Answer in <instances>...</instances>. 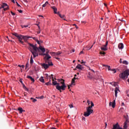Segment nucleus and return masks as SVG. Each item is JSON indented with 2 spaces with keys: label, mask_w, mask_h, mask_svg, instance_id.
<instances>
[{
  "label": "nucleus",
  "mask_w": 129,
  "mask_h": 129,
  "mask_svg": "<svg viewBox=\"0 0 129 129\" xmlns=\"http://www.w3.org/2000/svg\"><path fill=\"white\" fill-rule=\"evenodd\" d=\"M3 5L4 6V8H5V7H8V4L6 3H3Z\"/></svg>",
  "instance_id": "nucleus-40"
},
{
  "label": "nucleus",
  "mask_w": 129,
  "mask_h": 129,
  "mask_svg": "<svg viewBox=\"0 0 129 129\" xmlns=\"http://www.w3.org/2000/svg\"><path fill=\"white\" fill-rule=\"evenodd\" d=\"M69 106H70V108H73V104H70V105H69Z\"/></svg>",
  "instance_id": "nucleus-45"
},
{
  "label": "nucleus",
  "mask_w": 129,
  "mask_h": 129,
  "mask_svg": "<svg viewBox=\"0 0 129 129\" xmlns=\"http://www.w3.org/2000/svg\"><path fill=\"white\" fill-rule=\"evenodd\" d=\"M18 110L20 111V113H23V111H25L21 107H19Z\"/></svg>",
  "instance_id": "nucleus-24"
},
{
  "label": "nucleus",
  "mask_w": 129,
  "mask_h": 129,
  "mask_svg": "<svg viewBox=\"0 0 129 129\" xmlns=\"http://www.w3.org/2000/svg\"><path fill=\"white\" fill-rule=\"evenodd\" d=\"M111 71H113V72H114L113 73H116V70H115V69H112Z\"/></svg>",
  "instance_id": "nucleus-42"
},
{
  "label": "nucleus",
  "mask_w": 129,
  "mask_h": 129,
  "mask_svg": "<svg viewBox=\"0 0 129 129\" xmlns=\"http://www.w3.org/2000/svg\"><path fill=\"white\" fill-rule=\"evenodd\" d=\"M39 81H40V82H42V83H45V80L44 79V77H41V78H40Z\"/></svg>",
  "instance_id": "nucleus-22"
},
{
  "label": "nucleus",
  "mask_w": 129,
  "mask_h": 129,
  "mask_svg": "<svg viewBox=\"0 0 129 129\" xmlns=\"http://www.w3.org/2000/svg\"><path fill=\"white\" fill-rule=\"evenodd\" d=\"M19 81L21 83V84H24V83H23V79H20Z\"/></svg>",
  "instance_id": "nucleus-41"
},
{
  "label": "nucleus",
  "mask_w": 129,
  "mask_h": 129,
  "mask_svg": "<svg viewBox=\"0 0 129 129\" xmlns=\"http://www.w3.org/2000/svg\"><path fill=\"white\" fill-rule=\"evenodd\" d=\"M120 63H122V61H121V58L120 59Z\"/></svg>",
  "instance_id": "nucleus-64"
},
{
  "label": "nucleus",
  "mask_w": 129,
  "mask_h": 129,
  "mask_svg": "<svg viewBox=\"0 0 129 129\" xmlns=\"http://www.w3.org/2000/svg\"><path fill=\"white\" fill-rule=\"evenodd\" d=\"M74 52H75V49H72V51H71V53H74Z\"/></svg>",
  "instance_id": "nucleus-54"
},
{
  "label": "nucleus",
  "mask_w": 129,
  "mask_h": 129,
  "mask_svg": "<svg viewBox=\"0 0 129 129\" xmlns=\"http://www.w3.org/2000/svg\"><path fill=\"white\" fill-rule=\"evenodd\" d=\"M107 67L108 70L109 71H111V70H112V69H110V66H107Z\"/></svg>",
  "instance_id": "nucleus-37"
},
{
  "label": "nucleus",
  "mask_w": 129,
  "mask_h": 129,
  "mask_svg": "<svg viewBox=\"0 0 129 129\" xmlns=\"http://www.w3.org/2000/svg\"><path fill=\"white\" fill-rule=\"evenodd\" d=\"M27 78L30 79V80L32 81V82H35V79H34V78H33V77H32L31 76H27Z\"/></svg>",
  "instance_id": "nucleus-20"
},
{
  "label": "nucleus",
  "mask_w": 129,
  "mask_h": 129,
  "mask_svg": "<svg viewBox=\"0 0 129 129\" xmlns=\"http://www.w3.org/2000/svg\"><path fill=\"white\" fill-rule=\"evenodd\" d=\"M28 44L30 46V47H28L29 50L31 52L34 58H36V57L38 55L37 51L39 50V48L38 47L36 46V45H34L32 43H29Z\"/></svg>",
  "instance_id": "nucleus-2"
},
{
  "label": "nucleus",
  "mask_w": 129,
  "mask_h": 129,
  "mask_svg": "<svg viewBox=\"0 0 129 129\" xmlns=\"http://www.w3.org/2000/svg\"><path fill=\"white\" fill-rule=\"evenodd\" d=\"M49 78H52V81H54V77H53V75H50L49 76Z\"/></svg>",
  "instance_id": "nucleus-34"
},
{
  "label": "nucleus",
  "mask_w": 129,
  "mask_h": 129,
  "mask_svg": "<svg viewBox=\"0 0 129 129\" xmlns=\"http://www.w3.org/2000/svg\"><path fill=\"white\" fill-rule=\"evenodd\" d=\"M55 59H57V60H60V58L59 57H55Z\"/></svg>",
  "instance_id": "nucleus-60"
},
{
  "label": "nucleus",
  "mask_w": 129,
  "mask_h": 129,
  "mask_svg": "<svg viewBox=\"0 0 129 129\" xmlns=\"http://www.w3.org/2000/svg\"><path fill=\"white\" fill-rule=\"evenodd\" d=\"M57 81H58V82H65V80H64L63 79H58L57 80Z\"/></svg>",
  "instance_id": "nucleus-30"
},
{
  "label": "nucleus",
  "mask_w": 129,
  "mask_h": 129,
  "mask_svg": "<svg viewBox=\"0 0 129 129\" xmlns=\"http://www.w3.org/2000/svg\"><path fill=\"white\" fill-rule=\"evenodd\" d=\"M12 3H14L15 4V0H12Z\"/></svg>",
  "instance_id": "nucleus-63"
},
{
  "label": "nucleus",
  "mask_w": 129,
  "mask_h": 129,
  "mask_svg": "<svg viewBox=\"0 0 129 129\" xmlns=\"http://www.w3.org/2000/svg\"><path fill=\"white\" fill-rule=\"evenodd\" d=\"M82 119H83V120H85V117H82Z\"/></svg>",
  "instance_id": "nucleus-59"
},
{
  "label": "nucleus",
  "mask_w": 129,
  "mask_h": 129,
  "mask_svg": "<svg viewBox=\"0 0 129 129\" xmlns=\"http://www.w3.org/2000/svg\"><path fill=\"white\" fill-rule=\"evenodd\" d=\"M127 122H128V119L126 118L125 121L124 122L123 128L124 129L127 128Z\"/></svg>",
  "instance_id": "nucleus-12"
},
{
  "label": "nucleus",
  "mask_w": 129,
  "mask_h": 129,
  "mask_svg": "<svg viewBox=\"0 0 129 129\" xmlns=\"http://www.w3.org/2000/svg\"><path fill=\"white\" fill-rule=\"evenodd\" d=\"M18 12H19V13H20V14H22V13H23V11H22V10H18Z\"/></svg>",
  "instance_id": "nucleus-49"
},
{
  "label": "nucleus",
  "mask_w": 129,
  "mask_h": 129,
  "mask_svg": "<svg viewBox=\"0 0 129 129\" xmlns=\"http://www.w3.org/2000/svg\"><path fill=\"white\" fill-rule=\"evenodd\" d=\"M100 54L102 55H105V52L104 51H100Z\"/></svg>",
  "instance_id": "nucleus-38"
},
{
  "label": "nucleus",
  "mask_w": 129,
  "mask_h": 129,
  "mask_svg": "<svg viewBox=\"0 0 129 129\" xmlns=\"http://www.w3.org/2000/svg\"><path fill=\"white\" fill-rule=\"evenodd\" d=\"M25 37V36L22 35L21 34H20L18 37H17V39H18V40L19 41V42L22 44V45H24V41H23L24 37Z\"/></svg>",
  "instance_id": "nucleus-8"
},
{
  "label": "nucleus",
  "mask_w": 129,
  "mask_h": 129,
  "mask_svg": "<svg viewBox=\"0 0 129 129\" xmlns=\"http://www.w3.org/2000/svg\"><path fill=\"white\" fill-rule=\"evenodd\" d=\"M75 80H76V77H74L71 82V85H75Z\"/></svg>",
  "instance_id": "nucleus-19"
},
{
  "label": "nucleus",
  "mask_w": 129,
  "mask_h": 129,
  "mask_svg": "<svg viewBox=\"0 0 129 129\" xmlns=\"http://www.w3.org/2000/svg\"><path fill=\"white\" fill-rule=\"evenodd\" d=\"M115 91V97H117V92L119 91V89L118 87H116L114 90Z\"/></svg>",
  "instance_id": "nucleus-14"
},
{
  "label": "nucleus",
  "mask_w": 129,
  "mask_h": 129,
  "mask_svg": "<svg viewBox=\"0 0 129 129\" xmlns=\"http://www.w3.org/2000/svg\"><path fill=\"white\" fill-rule=\"evenodd\" d=\"M91 72H93L92 74L90 73L91 75H95V76L96 75L97 73H95V72H94V71L93 70H92V69L91 70Z\"/></svg>",
  "instance_id": "nucleus-28"
},
{
  "label": "nucleus",
  "mask_w": 129,
  "mask_h": 129,
  "mask_svg": "<svg viewBox=\"0 0 129 129\" xmlns=\"http://www.w3.org/2000/svg\"><path fill=\"white\" fill-rule=\"evenodd\" d=\"M21 68H23V69L25 68V66L22 65L21 66Z\"/></svg>",
  "instance_id": "nucleus-56"
},
{
  "label": "nucleus",
  "mask_w": 129,
  "mask_h": 129,
  "mask_svg": "<svg viewBox=\"0 0 129 129\" xmlns=\"http://www.w3.org/2000/svg\"><path fill=\"white\" fill-rule=\"evenodd\" d=\"M94 106V104H93V102L92 101L91 102V106L87 107V111L84 112V115L86 117H87V116H89L92 112H93V110H92L91 108Z\"/></svg>",
  "instance_id": "nucleus-3"
},
{
  "label": "nucleus",
  "mask_w": 129,
  "mask_h": 129,
  "mask_svg": "<svg viewBox=\"0 0 129 129\" xmlns=\"http://www.w3.org/2000/svg\"><path fill=\"white\" fill-rule=\"evenodd\" d=\"M93 47V44L91 46V47H90L89 48H88L87 50H90V49H91V48H92Z\"/></svg>",
  "instance_id": "nucleus-53"
},
{
  "label": "nucleus",
  "mask_w": 129,
  "mask_h": 129,
  "mask_svg": "<svg viewBox=\"0 0 129 129\" xmlns=\"http://www.w3.org/2000/svg\"><path fill=\"white\" fill-rule=\"evenodd\" d=\"M22 28H27L28 27V25H24V26H22Z\"/></svg>",
  "instance_id": "nucleus-48"
},
{
  "label": "nucleus",
  "mask_w": 129,
  "mask_h": 129,
  "mask_svg": "<svg viewBox=\"0 0 129 129\" xmlns=\"http://www.w3.org/2000/svg\"><path fill=\"white\" fill-rule=\"evenodd\" d=\"M83 63H85V62L83 61V60H82L81 64H83Z\"/></svg>",
  "instance_id": "nucleus-58"
},
{
  "label": "nucleus",
  "mask_w": 129,
  "mask_h": 129,
  "mask_svg": "<svg viewBox=\"0 0 129 129\" xmlns=\"http://www.w3.org/2000/svg\"><path fill=\"white\" fill-rule=\"evenodd\" d=\"M44 55L45 56L44 60L47 62L49 59H51V56L49 55V50L48 49L46 50V53H45Z\"/></svg>",
  "instance_id": "nucleus-7"
},
{
  "label": "nucleus",
  "mask_w": 129,
  "mask_h": 129,
  "mask_svg": "<svg viewBox=\"0 0 129 129\" xmlns=\"http://www.w3.org/2000/svg\"><path fill=\"white\" fill-rule=\"evenodd\" d=\"M1 8H2V9H4V8H5V7L3 5H2Z\"/></svg>",
  "instance_id": "nucleus-57"
},
{
  "label": "nucleus",
  "mask_w": 129,
  "mask_h": 129,
  "mask_svg": "<svg viewBox=\"0 0 129 129\" xmlns=\"http://www.w3.org/2000/svg\"><path fill=\"white\" fill-rule=\"evenodd\" d=\"M57 15H58L59 17H60V18H61V19H63V20L64 21H66V20L65 19H64V18H65V15H62L59 12H57Z\"/></svg>",
  "instance_id": "nucleus-18"
},
{
  "label": "nucleus",
  "mask_w": 129,
  "mask_h": 129,
  "mask_svg": "<svg viewBox=\"0 0 129 129\" xmlns=\"http://www.w3.org/2000/svg\"><path fill=\"white\" fill-rule=\"evenodd\" d=\"M112 129H122L118 124V123H116L113 125V128Z\"/></svg>",
  "instance_id": "nucleus-10"
},
{
  "label": "nucleus",
  "mask_w": 129,
  "mask_h": 129,
  "mask_svg": "<svg viewBox=\"0 0 129 129\" xmlns=\"http://www.w3.org/2000/svg\"><path fill=\"white\" fill-rule=\"evenodd\" d=\"M8 10H9V7L6 8L4 9V11H8Z\"/></svg>",
  "instance_id": "nucleus-43"
},
{
  "label": "nucleus",
  "mask_w": 129,
  "mask_h": 129,
  "mask_svg": "<svg viewBox=\"0 0 129 129\" xmlns=\"http://www.w3.org/2000/svg\"><path fill=\"white\" fill-rule=\"evenodd\" d=\"M24 96H27V93H24Z\"/></svg>",
  "instance_id": "nucleus-62"
},
{
  "label": "nucleus",
  "mask_w": 129,
  "mask_h": 129,
  "mask_svg": "<svg viewBox=\"0 0 129 129\" xmlns=\"http://www.w3.org/2000/svg\"><path fill=\"white\" fill-rule=\"evenodd\" d=\"M13 35L14 36H15V37H16L17 38H18V37H19V35L20 34H18V33H13Z\"/></svg>",
  "instance_id": "nucleus-33"
},
{
  "label": "nucleus",
  "mask_w": 129,
  "mask_h": 129,
  "mask_svg": "<svg viewBox=\"0 0 129 129\" xmlns=\"http://www.w3.org/2000/svg\"><path fill=\"white\" fill-rule=\"evenodd\" d=\"M88 78H90V79H92L93 78L94 79H96V80H100V81H103V79H102V77L99 76V75L96 73V75H93L90 74V72L88 73Z\"/></svg>",
  "instance_id": "nucleus-4"
},
{
  "label": "nucleus",
  "mask_w": 129,
  "mask_h": 129,
  "mask_svg": "<svg viewBox=\"0 0 129 129\" xmlns=\"http://www.w3.org/2000/svg\"><path fill=\"white\" fill-rule=\"evenodd\" d=\"M36 42L38 45H40V43H43V41H39L38 40H36Z\"/></svg>",
  "instance_id": "nucleus-35"
},
{
  "label": "nucleus",
  "mask_w": 129,
  "mask_h": 129,
  "mask_svg": "<svg viewBox=\"0 0 129 129\" xmlns=\"http://www.w3.org/2000/svg\"><path fill=\"white\" fill-rule=\"evenodd\" d=\"M33 63H34V60H33V56H31V57H30V64H33Z\"/></svg>",
  "instance_id": "nucleus-29"
},
{
  "label": "nucleus",
  "mask_w": 129,
  "mask_h": 129,
  "mask_svg": "<svg viewBox=\"0 0 129 129\" xmlns=\"http://www.w3.org/2000/svg\"><path fill=\"white\" fill-rule=\"evenodd\" d=\"M108 45V41H106L105 45H103V46H102L101 47V50H102V51H106L107 50V48H106L107 47V45Z\"/></svg>",
  "instance_id": "nucleus-9"
},
{
  "label": "nucleus",
  "mask_w": 129,
  "mask_h": 129,
  "mask_svg": "<svg viewBox=\"0 0 129 129\" xmlns=\"http://www.w3.org/2000/svg\"><path fill=\"white\" fill-rule=\"evenodd\" d=\"M45 76H46L47 79H48V77H49V75L48 74H46Z\"/></svg>",
  "instance_id": "nucleus-46"
},
{
  "label": "nucleus",
  "mask_w": 129,
  "mask_h": 129,
  "mask_svg": "<svg viewBox=\"0 0 129 129\" xmlns=\"http://www.w3.org/2000/svg\"><path fill=\"white\" fill-rule=\"evenodd\" d=\"M16 3L18 7H21V5H20V4H19V3H18L17 2Z\"/></svg>",
  "instance_id": "nucleus-50"
},
{
  "label": "nucleus",
  "mask_w": 129,
  "mask_h": 129,
  "mask_svg": "<svg viewBox=\"0 0 129 129\" xmlns=\"http://www.w3.org/2000/svg\"><path fill=\"white\" fill-rule=\"evenodd\" d=\"M76 68H77V69H79V70H82L83 69H84L83 67H82V66L81 64H78Z\"/></svg>",
  "instance_id": "nucleus-16"
},
{
  "label": "nucleus",
  "mask_w": 129,
  "mask_h": 129,
  "mask_svg": "<svg viewBox=\"0 0 129 129\" xmlns=\"http://www.w3.org/2000/svg\"><path fill=\"white\" fill-rule=\"evenodd\" d=\"M122 63L124 64V65H128V62H127V61H126V60H123L122 61Z\"/></svg>",
  "instance_id": "nucleus-31"
},
{
  "label": "nucleus",
  "mask_w": 129,
  "mask_h": 129,
  "mask_svg": "<svg viewBox=\"0 0 129 129\" xmlns=\"http://www.w3.org/2000/svg\"><path fill=\"white\" fill-rule=\"evenodd\" d=\"M109 106H111L113 108L115 107V100H114L113 102H110L109 104Z\"/></svg>",
  "instance_id": "nucleus-11"
},
{
  "label": "nucleus",
  "mask_w": 129,
  "mask_h": 129,
  "mask_svg": "<svg viewBox=\"0 0 129 129\" xmlns=\"http://www.w3.org/2000/svg\"><path fill=\"white\" fill-rule=\"evenodd\" d=\"M23 85V87L24 88V89H25L27 91H29V89H28V88H27V87H26V86H25V84H22Z\"/></svg>",
  "instance_id": "nucleus-32"
},
{
  "label": "nucleus",
  "mask_w": 129,
  "mask_h": 129,
  "mask_svg": "<svg viewBox=\"0 0 129 129\" xmlns=\"http://www.w3.org/2000/svg\"><path fill=\"white\" fill-rule=\"evenodd\" d=\"M28 66H29V62H27L26 64V68H28Z\"/></svg>",
  "instance_id": "nucleus-47"
},
{
  "label": "nucleus",
  "mask_w": 129,
  "mask_h": 129,
  "mask_svg": "<svg viewBox=\"0 0 129 129\" xmlns=\"http://www.w3.org/2000/svg\"><path fill=\"white\" fill-rule=\"evenodd\" d=\"M45 63H40L41 66L42 67V68H44L45 70H47L48 68H49V66H53V62H50V59H48L47 60V62H46V60H45Z\"/></svg>",
  "instance_id": "nucleus-5"
},
{
  "label": "nucleus",
  "mask_w": 129,
  "mask_h": 129,
  "mask_svg": "<svg viewBox=\"0 0 129 129\" xmlns=\"http://www.w3.org/2000/svg\"><path fill=\"white\" fill-rule=\"evenodd\" d=\"M43 98H44V96H42L40 97V99H43Z\"/></svg>",
  "instance_id": "nucleus-61"
},
{
  "label": "nucleus",
  "mask_w": 129,
  "mask_h": 129,
  "mask_svg": "<svg viewBox=\"0 0 129 129\" xmlns=\"http://www.w3.org/2000/svg\"><path fill=\"white\" fill-rule=\"evenodd\" d=\"M113 83L114 82L109 83V84H110L111 85H113Z\"/></svg>",
  "instance_id": "nucleus-55"
},
{
  "label": "nucleus",
  "mask_w": 129,
  "mask_h": 129,
  "mask_svg": "<svg viewBox=\"0 0 129 129\" xmlns=\"http://www.w3.org/2000/svg\"><path fill=\"white\" fill-rule=\"evenodd\" d=\"M117 84H116V83L114 82L113 83V86H114V87H116V86H117Z\"/></svg>",
  "instance_id": "nucleus-39"
},
{
  "label": "nucleus",
  "mask_w": 129,
  "mask_h": 129,
  "mask_svg": "<svg viewBox=\"0 0 129 129\" xmlns=\"http://www.w3.org/2000/svg\"><path fill=\"white\" fill-rule=\"evenodd\" d=\"M129 75V71L128 70H125L124 72L119 74V76L120 78L122 79H125L127 78V76Z\"/></svg>",
  "instance_id": "nucleus-6"
},
{
  "label": "nucleus",
  "mask_w": 129,
  "mask_h": 129,
  "mask_svg": "<svg viewBox=\"0 0 129 129\" xmlns=\"http://www.w3.org/2000/svg\"><path fill=\"white\" fill-rule=\"evenodd\" d=\"M51 8L53 10L54 14H57L58 15V13H57V8H56V7H55V6H52Z\"/></svg>",
  "instance_id": "nucleus-15"
},
{
  "label": "nucleus",
  "mask_w": 129,
  "mask_h": 129,
  "mask_svg": "<svg viewBox=\"0 0 129 129\" xmlns=\"http://www.w3.org/2000/svg\"><path fill=\"white\" fill-rule=\"evenodd\" d=\"M90 101H89V100H87V103L89 104H89H90Z\"/></svg>",
  "instance_id": "nucleus-51"
},
{
  "label": "nucleus",
  "mask_w": 129,
  "mask_h": 129,
  "mask_svg": "<svg viewBox=\"0 0 129 129\" xmlns=\"http://www.w3.org/2000/svg\"><path fill=\"white\" fill-rule=\"evenodd\" d=\"M81 54H83V51H81L79 53V55H81Z\"/></svg>",
  "instance_id": "nucleus-52"
},
{
  "label": "nucleus",
  "mask_w": 129,
  "mask_h": 129,
  "mask_svg": "<svg viewBox=\"0 0 129 129\" xmlns=\"http://www.w3.org/2000/svg\"><path fill=\"white\" fill-rule=\"evenodd\" d=\"M52 85V83H51V79L49 80V82H47L45 83V85Z\"/></svg>",
  "instance_id": "nucleus-27"
},
{
  "label": "nucleus",
  "mask_w": 129,
  "mask_h": 129,
  "mask_svg": "<svg viewBox=\"0 0 129 129\" xmlns=\"http://www.w3.org/2000/svg\"><path fill=\"white\" fill-rule=\"evenodd\" d=\"M61 54H62V52H61V51H57V52H55V55H56V57H57V56H60V55H61Z\"/></svg>",
  "instance_id": "nucleus-26"
},
{
  "label": "nucleus",
  "mask_w": 129,
  "mask_h": 129,
  "mask_svg": "<svg viewBox=\"0 0 129 129\" xmlns=\"http://www.w3.org/2000/svg\"><path fill=\"white\" fill-rule=\"evenodd\" d=\"M48 5H49V2H48V1H47L45 2V3L44 4H43L42 5V7L46 8V7H47V6H48Z\"/></svg>",
  "instance_id": "nucleus-23"
},
{
  "label": "nucleus",
  "mask_w": 129,
  "mask_h": 129,
  "mask_svg": "<svg viewBox=\"0 0 129 129\" xmlns=\"http://www.w3.org/2000/svg\"><path fill=\"white\" fill-rule=\"evenodd\" d=\"M49 54L52 56V57H56V52H50Z\"/></svg>",
  "instance_id": "nucleus-21"
},
{
  "label": "nucleus",
  "mask_w": 129,
  "mask_h": 129,
  "mask_svg": "<svg viewBox=\"0 0 129 129\" xmlns=\"http://www.w3.org/2000/svg\"><path fill=\"white\" fill-rule=\"evenodd\" d=\"M11 13L12 15V16H15L16 15V14H15L14 12H13V11H11Z\"/></svg>",
  "instance_id": "nucleus-44"
},
{
  "label": "nucleus",
  "mask_w": 129,
  "mask_h": 129,
  "mask_svg": "<svg viewBox=\"0 0 129 129\" xmlns=\"http://www.w3.org/2000/svg\"><path fill=\"white\" fill-rule=\"evenodd\" d=\"M39 49L41 51V52H42V53H45V51H46V50L45 49V48L42 47V46L41 45L39 46L38 48V50L37 51H39Z\"/></svg>",
  "instance_id": "nucleus-13"
},
{
  "label": "nucleus",
  "mask_w": 129,
  "mask_h": 129,
  "mask_svg": "<svg viewBox=\"0 0 129 129\" xmlns=\"http://www.w3.org/2000/svg\"><path fill=\"white\" fill-rule=\"evenodd\" d=\"M118 49L122 50V49L123 48V44L122 43H119L118 45Z\"/></svg>",
  "instance_id": "nucleus-17"
},
{
  "label": "nucleus",
  "mask_w": 129,
  "mask_h": 129,
  "mask_svg": "<svg viewBox=\"0 0 129 129\" xmlns=\"http://www.w3.org/2000/svg\"><path fill=\"white\" fill-rule=\"evenodd\" d=\"M28 39H29V38H28V37H27L26 36H24V37H23V40H24L25 43H27V42H28Z\"/></svg>",
  "instance_id": "nucleus-25"
},
{
  "label": "nucleus",
  "mask_w": 129,
  "mask_h": 129,
  "mask_svg": "<svg viewBox=\"0 0 129 129\" xmlns=\"http://www.w3.org/2000/svg\"><path fill=\"white\" fill-rule=\"evenodd\" d=\"M52 85H56V88L57 90L60 91V92H62V90L64 91L65 89H66V88L67 86L65 84V82H61L60 83L62 84L61 86H60V84L58 83H57V81H52Z\"/></svg>",
  "instance_id": "nucleus-1"
},
{
  "label": "nucleus",
  "mask_w": 129,
  "mask_h": 129,
  "mask_svg": "<svg viewBox=\"0 0 129 129\" xmlns=\"http://www.w3.org/2000/svg\"><path fill=\"white\" fill-rule=\"evenodd\" d=\"M30 99L32 100L33 102H36V101H37V99H34V98H31Z\"/></svg>",
  "instance_id": "nucleus-36"
}]
</instances>
